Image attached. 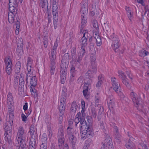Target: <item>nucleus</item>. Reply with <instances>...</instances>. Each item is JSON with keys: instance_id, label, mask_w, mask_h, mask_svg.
I'll return each instance as SVG.
<instances>
[{"instance_id": "nucleus-55", "label": "nucleus", "mask_w": 149, "mask_h": 149, "mask_svg": "<svg viewBox=\"0 0 149 149\" xmlns=\"http://www.w3.org/2000/svg\"><path fill=\"white\" fill-rule=\"evenodd\" d=\"M93 27L96 29L98 28V25L97 20H94L93 22Z\"/></svg>"}, {"instance_id": "nucleus-2", "label": "nucleus", "mask_w": 149, "mask_h": 149, "mask_svg": "<svg viewBox=\"0 0 149 149\" xmlns=\"http://www.w3.org/2000/svg\"><path fill=\"white\" fill-rule=\"evenodd\" d=\"M58 46V43L56 41L54 43V46L51 49V54L50 55V72L51 75H53L54 73L56 68L55 59L56 58V49Z\"/></svg>"}, {"instance_id": "nucleus-64", "label": "nucleus", "mask_w": 149, "mask_h": 149, "mask_svg": "<svg viewBox=\"0 0 149 149\" xmlns=\"http://www.w3.org/2000/svg\"><path fill=\"white\" fill-rule=\"evenodd\" d=\"M93 37L94 39H97V38L100 37L98 33L97 32L93 33Z\"/></svg>"}, {"instance_id": "nucleus-32", "label": "nucleus", "mask_w": 149, "mask_h": 149, "mask_svg": "<svg viewBox=\"0 0 149 149\" xmlns=\"http://www.w3.org/2000/svg\"><path fill=\"white\" fill-rule=\"evenodd\" d=\"M14 119V113H9V120L7 121V124L9 123L10 125H12L13 124Z\"/></svg>"}, {"instance_id": "nucleus-31", "label": "nucleus", "mask_w": 149, "mask_h": 149, "mask_svg": "<svg viewBox=\"0 0 149 149\" xmlns=\"http://www.w3.org/2000/svg\"><path fill=\"white\" fill-rule=\"evenodd\" d=\"M77 105L76 102L75 101H74L72 103L71 107V110L72 112H75L77 108Z\"/></svg>"}, {"instance_id": "nucleus-14", "label": "nucleus", "mask_w": 149, "mask_h": 149, "mask_svg": "<svg viewBox=\"0 0 149 149\" xmlns=\"http://www.w3.org/2000/svg\"><path fill=\"white\" fill-rule=\"evenodd\" d=\"M67 69L66 67L65 68H63L61 66L60 68V79L62 84H63L66 80V76L67 74Z\"/></svg>"}, {"instance_id": "nucleus-29", "label": "nucleus", "mask_w": 149, "mask_h": 149, "mask_svg": "<svg viewBox=\"0 0 149 149\" xmlns=\"http://www.w3.org/2000/svg\"><path fill=\"white\" fill-rule=\"evenodd\" d=\"M27 69L28 72L26 74V84H27L28 83V79L29 78L31 79L32 77V74L31 72V68L29 69V68H27Z\"/></svg>"}, {"instance_id": "nucleus-37", "label": "nucleus", "mask_w": 149, "mask_h": 149, "mask_svg": "<svg viewBox=\"0 0 149 149\" xmlns=\"http://www.w3.org/2000/svg\"><path fill=\"white\" fill-rule=\"evenodd\" d=\"M122 82L123 84L126 86V87L129 89L131 88V86L130 84L129 83L127 80L126 77L122 79Z\"/></svg>"}, {"instance_id": "nucleus-3", "label": "nucleus", "mask_w": 149, "mask_h": 149, "mask_svg": "<svg viewBox=\"0 0 149 149\" xmlns=\"http://www.w3.org/2000/svg\"><path fill=\"white\" fill-rule=\"evenodd\" d=\"M28 137L27 134H24V130L22 127H19L16 139V142L18 143L22 142L27 141Z\"/></svg>"}, {"instance_id": "nucleus-9", "label": "nucleus", "mask_w": 149, "mask_h": 149, "mask_svg": "<svg viewBox=\"0 0 149 149\" xmlns=\"http://www.w3.org/2000/svg\"><path fill=\"white\" fill-rule=\"evenodd\" d=\"M66 89L64 88L62 90V94L60 99V103L59 104L58 107H63L65 108V106L66 104V99L67 93L66 92Z\"/></svg>"}, {"instance_id": "nucleus-20", "label": "nucleus", "mask_w": 149, "mask_h": 149, "mask_svg": "<svg viewBox=\"0 0 149 149\" xmlns=\"http://www.w3.org/2000/svg\"><path fill=\"white\" fill-rule=\"evenodd\" d=\"M59 109V118L58 122L60 124L62 123L63 117L65 108L63 107H58Z\"/></svg>"}, {"instance_id": "nucleus-56", "label": "nucleus", "mask_w": 149, "mask_h": 149, "mask_svg": "<svg viewBox=\"0 0 149 149\" xmlns=\"http://www.w3.org/2000/svg\"><path fill=\"white\" fill-rule=\"evenodd\" d=\"M86 111V109H85L82 108V110L81 111V114L82 115V118L85 119L86 117V113H85V111Z\"/></svg>"}, {"instance_id": "nucleus-16", "label": "nucleus", "mask_w": 149, "mask_h": 149, "mask_svg": "<svg viewBox=\"0 0 149 149\" xmlns=\"http://www.w3.org/2000/svg\"><path fill=\"white\" fill-rule=\"evenodd\" d=\"M22 39L20 38L17 42V52L18 55H20L22 52V47L23 45Z\"/></svg>"}, {"instance_id": "nucleus-49", "label": "nucleus", "mask_w": 149, "mask_h": 149, "mask_svg": "<svg viewBox=\"0 0 149 149\" xmlns=\"http://www.w3.org/2000/svg\"><path fill=\"white\" fill-rule=\"evenodd\" d=\"M72 128L70 127H68L67 129V133L66 134V136H68L72 135Z\"/></svg>"}, {"instance_id": "nucleus-15", "label": "nucleus", "mask_w": 149, "mask_h": 149, "mask_svg": "<svg viewBox=\"0 0 149 149\" xmlns=\"http://www.w3.org/2000/svg\"><path fill=\"white\" fill-rule=\"evenodd\" d=\"M130 96L135 106L137 107L140 105L139 100L140 99L136 97V95L134 92H132L130 93Z\"/></svg>"}, {"instance_id": "nucleus-19", "label": "nucleus", "mask_w": 149, "mask_h": 149, "mask_svg": "<svg viewBox=\"0 0 149 149\" xmlns=\"http://www.w3.org/2000/svg\"><path fill=\"white\" fill-rule=\"evenodd\" d=\"M76 63L72 64L70 66V81H72L73 80L72 78L75 77L76 74L77 73V70L75 68V65Z\"/></svg>"}, {"instance_id": "nucleus-11", "label": "nucleus", "mask_w": 149, "mask_h": 149, "mask_svg": "<svg viewBox=\"0 0 149 149\" xmlns=\"http://www.w3.org/2000/svg\"><path fill=\"white\" fill-rule=\"evenodd\" d=\"M106 147H107L109 149H114L110 138L106 139L101 149H107Z\"/></svg>"}, {"instance_id": "nucleus-54", "label": "nucleus", "mask_w": 149, "mask_h": 149, "mask_svg": "<svg viewBox=\"0 0 149 149\" xmlns=\"http://www.w3.org/2000/svg\"><path fill=\"white\" fill-rule=\"evenodd\" d=\"M118 76L120 77L122 79L125 78V77H126L125 74H124V73H123L122 71H119L118 72Z\"/></svg>"}, {"instance_id": "nucleus-6", "label": "nucleus", "mask_w": 149, "mask_h": 149, "mask_svg": "<svg viewBox=\"0 0 149 149\" xmlns=\"http://www.w3.org/2000/svg\"><path fill=\"white\" fill-rule=\"evenodd\" d=\"M84 129L81 132V139L83 140L85 139L87 137L92 136L93 134L92 130L90 129L84 127Z\"/></svg>"}, {"instance_id": "nucleus-53", "label": "nucleus", "mask_w": 149, "mask_h": 149, "mask_svg": "<svg viewBox=\"0 0 149 149\" xmlns=\"http://www.w3.org/2000/svg\"><path fill=\"white\" fill-rule=\"evenodd\" d=\"M8 111L9 113H14L13 105H8Z\"/></svg>"}, {"instance_id": "nucleus-23", "label": "nucleus", "mask_w": 149, "mask_h": 149, "mask_svg": "<svg viewBox=\"0 0 149 149\" xmlns=\"http://www.w3.org/2000/svg\"><path fill=\"white\" fill-rule=\"evenodd\" d=\"M69 140L71 141L72 146L73 148L75 147V143L76 142V138L73 134L68 136Z\"/></svg>"}, {"instance_id": "nucleus-57", "label": "nucleus", "mask_w": 149, "mask_h": 149, "mask_svg": "<svg viewBox=\"0 0 149 149\" xmlns=\"http://www.w3.org/2000/svg\"><path fill=\"white\" fill-rule=\"evenodd\" d=\"M90 57L91 60V63H92V62H93V63L94 62H95L96 60V57L95 55L93 54H91Z\"/></svg>"}, {"instance_id": "nucleus-25", "label": "nucleus", "mask_w": 149, "mask_h": 149, "mask_svg": "<svg viewBox=\"0 0 149 149\" xmlns=\"http://www.w3.org/2000/svg\"><path fill=\"white\" fill-rule=\"evenodd\" d=\"M17 14L9 13L8 19L9 23L12 24L14 22L15 19L14 17Z\"/></svg>"}, {"instance_id": "nucleus-58", "label": "nucleus", "mask_w": 149, "mask_h": 149, "mask_svg": "<svg viewBox=\"0 0 149 149\" xmlns=\"http://www.w3.org/2000/svg\"><path fill=\"white\" fill-rule=\"evenodd\" d=\"M24 74L23 73L20 74L19 82H24Z\"/></svg>"}, {"instance_id": "nucleus-28", "label": "nucleus", "mask_w": 149, "mask_h": 149, "mask_svg": "<svg viewBox=\"0 0 149 149\" xmlns=\"http://www.w3.org/2000/svg\"><path fill=\"white\" fill-rule=\"evenodd\" d=\"M17 7H15L14 6L10 5L9 4V9L10 12L9 13H12L14 14H17Z\"/></svg>"}, {"instance_id": "nucleus-39", "label": "nucleus", "mask_w": 149, "mask_h": 149, "mask_svg": "<svg viewBox=\"0 0 149 149\" xmlns=\"http://www.w3.org/2000/svg\"><path fill=\"white\" fill-rule=\"evenodd\" d=\"M58 146L59 148L60 147H62V146L64 144L65 139L64 137H58Z\"/></svg>"}, {"instance_id": "nucleus-8", "label": "nucleus", "mask_w": 149, "mask_h": 149, "mask_svg": "<svg viewBox=\"0 0 149 149\" xmlns=\"http://www.w3.org/2000/svg\"><path fill=\"white\" fill-rule=\"evenodd\" d=\"M97 71L96 65L95 63L92 62L91 63V68L88 70L86 74V77L91 79L93 77L94 74H95Z\"/></svg>"}, {"instance_id": "nucleus-47", "label": "nucleus", "mask_w": 149, "mask_h": 149, "mask_svg": "<svg viewBox=\"0 0 149 149\" xmlns=\"http://www.w3.org/2000/svg\"><path fill=\"white\" fill-rule=\"evenodd\" d=\"M88 0H84L81 3V7L88 8Z\"/></svg>"}, {"instance_id": "nucleus-44", "label": "nucleus", "mask_w": 149, "mask_h": 149, "mask_svg": "<svg viewBox=\"0 0 149 149\" xmlns=\"http://www.w3.org/2000/svg\"><path fill=\"white\" fill-rule=\"evenodd\" d=\"M58 16H53V20L54 24V27L56 29L57 27V22Z\"/></svg>"}, {"instance_id": "nucleus-51", "label": "nucleus", "mask_w": 149, "mask_h": 149, "mask_svg": "<svg viewBox=\"0 0 149 149\" xmlns=\"http://www.w3.org/2000/svg\"><path fill=\"white\" fill-rule=\"evenodd\" d=\"M95 40L96 41V45L97 46H100L102 45V44L101 38H97V39H95Z\"/></svg>"}, {"instance_id": "nucleus-61", "label": "nucleus", "mask_w": 149, "mask_h": 149, "mask_svg": "<svg viewBox=\"0 0 149 149\" xmlns=\"http://www.w3.org/2000/svg\"><path fill=\"white\" fill-rule=\"evenodd\" d=\"M104 80V77L102 74H100L98 76V81L100 82L103 83V80Z\"/></svg>"}, {"instance_id": "nucleus-52", "label": "nucleus", "mask_w": 149, "mask_h": 149, "mask_svg": "<svg viewBox=\"0 0 149 149\" xmlns=\"http://www.w3.org/2000/svg\"><path fill=\"white\" fill-rule=\"evenodd\" d=\"M21 147V149H26V142H24L18 143Z\"/></svg>"}, {"instance_id": "nucleus-33", "label": "nucleus", "mask_w": 149, "mask_h": 149, "mask_svg": "<svg viewBox=\"0 0 149 149\" xmlns=\"http://www.w3.org/2000/svg\"><path fill=\"white\" fill-rule=\"evenodd\" d=\"M19 0H9V3L10 5H13L16 7H18V3Z\"/></svg>"}, {"instance_id": "nucleus-36", "label": "nucleus", "mask_w": 149, "mask_h": 149, "mask_svg": "<svg viewBox=\"0 0 149 149\" xmlns=\"http://www.w3.org/2000/svg\"><path fill=\"white\" fill-rule=\"evenodd\" d=\"M118 131V129H116V133L115 134V140L116 142L120 143L121 140V136Z\"/></svg>"}, {"instance_id": "nucleus-43", "label": "nucleus", "mask_w": 149, "mask_h": 149, "mask_svg": "<svg viewBox=\"0 0 149 149\" xmlns=\"http://www.w3.org/2000/svg\"><path fill=\"white\" fill-rule=\"evenodd\" d=\"M33 61V60H32L31 58L30 57H28L27 63V68H29H29H31V69L32 68L31 65Z\"/></svg>"}, {"instance_id": "nucleus-10", "label": "nucleus", "mask_w": 149, "mask_h": 149, "mask_svg": "<svg viewBox=\"0 0 149 149\" xmlns=\"http://www.w3.org/2000/svg\"><path fill=\"white\" fill-rule=\"evenodd\" d=\"M111 81L113 90L118 93H120L121 92L120 91V86L119 84L117 81L116 78L114 77H112Z\"/></svg>"}, {"instance_id": "nucleus-5", "label": "nucleus", "mask_w": 149, "mask_h": 149, "mask_svg": "<svg viewBox=\"0 0 149 149\" xmlns=\"http://www.w3.org/2000/svg\"><path fill=\"white\" fill-rule=\"evenodd\" d=\"M87 122L84 120L81 123H80L81 124V128L83 130L84 127H86L90 129L93 130L92 128V119L91 117L89 116H87L86 117Z\"/></svg>"}, {"instance_id": "nucleus-17", "label": "nucleus", "mask_w": 149, "mask_h": 149, "mask_svg": "<svg viewBox=\"0 0 149 149\" xmlns=\"http://www.w3.org/2000/svg\"><path fill=\"white\" fill-rule=\"evenodd\" d=\"M129 140L127 141L125 146L128 149H135V147L132 142V141L133 140V138L130 135H128Z\"/></svg>"}, {"instance_id": "nucleus-7", "label": "nucleus", "mask_w": 149, "mask_h": 149, "mask_svg": "<svg viewBox=\"0 0 149 149\" xmlns=\"http://www.w3.org/2000/svg\"><path fill=\"white\" fill-rule=\"evenodd\" d=\"M5 70L8 74L10 75L12 73L13 66L11 61L9 57L5 58Z\"/></svg>"}, {"instance_id": "nucleus-27", "label": "nucleus", "mask_w": 149, "mask_h": 149, "mask_svg": "<svg viewBox=\"0 0 149 149\" xmlns=\"http://www.w3.org/2000/svg\"><path fill=\"white\" fill-rule=\"evenodd\" d=\"M37 80L35 76H33L30 79V86L35 87L37 84Z\"/></svg>"}, {"instance_id": "nucleus-50", "label": "nucleus", "mask_w": 149, "mask_h": 149, "mask_svg": "<svg viewBox=\"0 0 149 149\" xmlns=\"http://www.w3.org/2000/svg\"><path fill=\"white\" fill-rule=\"evenodd\" d=\"M34 129L33 126L32 125L30 127L29 132L31 136H32L34 134Z\"/></svg>"}, {"instance_id": "nucleus-24", "label": "nucleus", "mask_w": 149, "mask_h": 149, "mask_svg": "<svg viewBox=\"0 0 149 149\" xmlns=\"http://www.w3.org/2000/svg\"><path fill=\"white\" fill-rule=\"evenodd\" d=\"M125 9L127 12V14L129 19L131 20L133 17V12L129 7L126 6Z\"/></svg>"}, {"instance_id": "nucleus-18", "label": "nucleus", "mask_w": 149, "mask_h": 149, "mask_svg": "<svg viewBox=\"0 0 149 149\" xmlns=\"http://www.w3.org/2000/svg\"><path fill=\"white\" fill-rule=\"evenodd\" d=\"M108 107L110 109L115 106V100L112 95L109 96L107 99Z\"/></svg>"}, {"instance_id": "nucleus-13", "label": "nucleus", "mask_w": 149, "mask_h": 149, "mask_svg": "<svg viewBox=\"0 0 149 149\" xmlns=\"http://www.w3.org/2000/svg\"><path fill=\"white\" fill-rule=\"evenodd\" d=\"M112 40V43L111 47L116 52H118L119 48L120 46V40L118 38H114Z\"/></svg>"}, {"instance_id": "nucleus-21", "label": "nucleus", "mask_w": 149, "mask_h": 149, "mask_svg": "<svg viewBox=\"0 0 149 149\" xmlns=\"http://www.w3.org/2000/svg\"><path fill=\"white\" fill-rule=\"evenodd\" d=\"M4 139L8 143H10L11 142V137L12 136V132L8 131L7 133L4 134Z\"/></svg>"}, {"instance_id": "nucleus-45", "label": "nucleus", "mask_w": 149, "mask_h": 149, "mask_svg": "<svg viewBox=\"0 0 149 149\" xmlns=\"http://www.w3.org/2000/svg\"><path fill=\"white\" fill-rule=\"evenodd\" d=\"M6 126L5 128V133H7V132L8 131H10V132H11V126L12 125H10L9 123L8 124H7V122L5 124Z\"/></svg>"}, {"instance_id": "nucleus-12", "label": "nucleus", "mask_w": 149, "mask_h": 149, "mask_svg": "<svg viewBox=\"0 0 149 149\" xmlns=\"http://www.w3.org/2000/svg\"><path fill=\"white\" fill-rule=\"evenodd\" d=\"M91 87V84L89 81H87V82L85 83L84 85L83 93L84 96L87 99L89 98V93L88 90L90 89Z\"/></svg>"}, {"instance_id": "nucleus-34", "label": "nucleus", "mask_w": 149, "mask_h": 149, "mask_svg": "<svg viewBox=\"0 0 149 149\" xmlns=\"http://www.w3.org/2000/svg\"><path fill=\"white\" fill-rule=\"evenodd\" d=\"M48 1H42L41 2V6L42 8H47V10L46 11L47 13L48 12Z\"/></svg>"}, {"instance_id": "nucleus-26", "label": "nucleus", "mask_w": 149, "mask_h": 149, "mask_svg": "<svg viewBox=\"0 0 149 149\" xmlns=\"http://www.w3.org/2000/svg\"><path fill=\"white\" fill-rule=\"evenodd\" d=\"M81 27L80 28V32H81L83 31V29L84 28L85 26V24L87 22L86 19V16L84 17H82V16H81Z\"/></svg>"}, {"instance_id": "nucleus-59", "label": "nucleus", "mask_w": 149, "mask_h": 149, "mask_svg": "<svg viewBox=\"0 0 149 149\" xmlns=\"http://www.w3.org/2000/svg\"><path fill=\"white\" fill-rule=\"evenodd\" d=\"M42 143L41 144L47 145V138L46 137H43L41 138Z\"/></svg>"}, {"instance_id": "nucleus-42", "label": "nucleus", "mask_w": 149, "mask_h": 149, "mask_svg": "<svg viewBox=\"0 0 149 149\" xmlns=\"http://www.w3.org/2000/svg\"><path fill=\"white\" fill-rule=\"evenodd\" d=\"M149 54V53L148 51L143 49L139 51V54L140 56L144 57L148 55Z\"/></svg>"}, {"instance_id": "nucleus-35", "label": "nucleus", "mask_w": 149, "mask_h": 149, "mask_svg": "<svg viewBox=\"0 0 149 149\" xmlns=\"http://www.w3.org/2000/svg\"><path fill=\"white\" fill-rule=\"evenodd\" d=\"M21 64L20 61H18L17 62L15 68V72H19Z\"/></svg>"}, {"instance_id": "nucleus-41", "label": "nucleus", "mask_w": 149, "mask_h": 149, "mask_svg": "<svg viewBox=\"0 0 149 149\" xmlns=\"http://www.w3.org/2000/svg\"><path fill=\"white\" fill-rule=\"evenodd\" d=\"M80 114L79 113L78 114H77L75 116V117L74 118V122L76 123V126H77V125L80 122V123H81L82 122V120L80 119V118H79V117H80Z\"/></svg>"}, {"instance_id": "nucleus-60", "label": "nucleus", "mask_w": 149, "mask_h": 149, "mask_svg": "<svg viewBox=\"0 0 149 149\" xmlns=\"http://www.w3.org/2000/svg\"><path fill=\"white\" fill-rule=\"evenodd\" d=\"M25 82H19V88L22 89V88H24Z\"/></svg>"}, {"instance_id": "nucleus-48", "label": "nucleus", "mask_w": 149, "mask_h": 149, "mask_svg": "<svg viewBox=\"0 0 149 149\" xmlns=\"http://www.w3.org/2000/svg\"><path fill=\"white\" fill-rule=\"evenodd\" d=\"M34 87V86H30V88L32 95H33L34 96H35L37 95V92L35 89Z\"/></svg>"}, {"instance_id": "nucleus-1", "label": "nucleus", "mask_w": 149, "mask_h": 149, "mask_svg": "<svg viewBox=\"0 0 149 149\" xmlns=\"http://www.w3.org/2000/svg\"><path fill=\"white\" fill-rule=\"evenodd\" d=\"M83 36L81 39L80 42L81 43V49L78 53V57L77 59L75 57H73V59L75 60V61L80 62L82 60L83 57L86 51L85 47L87 45V38L86 37L88 34L87 30H83L82 31Z\"/></svg>"}, {"instance_id": "nucleus-46", "label": "nucleus", "mask_w": 149, "mask_h": 149, "mask_svg": "<svg viewBox=\"0 0 149 149\" xmlns=\"http://www.w3.org/2000/svg\"><path fill=\"white\" fill-rule=\"evenodd\" d=\"M72 61H74V63H80V62H76V61H75V60L74 59H73V57H75V58H77V59L78 58V57H75V56H74V55H75V54H76V49L75 48H72ZM78 56H77V57H78Z\"/></svg>"}, {"instance_id": "nucleus-38", "label": "nucleus", "mask_w": 149, "mask_h": 149, "mask_svg": "<svg viewBox=\"0 0 149 149\" xmlns=\"http://www.w3.org/2000/svg\"><path fill=\"white\" fill-rule=\"evenodd\" d=\"M64 134L63 128V127H60L58 129V131L57 134L58 137H64Z\"/></svg>"}, {"instance_id": "nucleus-62", "label": "nucleus", "mask_w": 149, "mask_h": 149, "mask_svg": "<svg viewBox=\"0 0 149 149\" xmlns=\"http://www.w3.org/2000/svg\"><path fill=\"white\" fill-rule=\"evenodd\" d=\"M18 79L14 78V81L15 88H16L18 84Z\"/></svg>"}, {"instance_id": "nucleus-40", "label": "nucleus", "mask_w": 149, "mask_h": 149, "mask_svg": "<svg viewBox=\"0 0 149 149\" xmlns=\"http://www.w3.org/2000/svg\"><path fill=\"white\" fill-rule=\"evenodd\" d=\"M59 9L57 6L52 7V13L53 16H58V12Z\"/></svg>"}, {"instance_id": "nucleus-4", "label": "nucleus", "mask_w": 149, "mask_h": 149, "mask_svg": "<svg viewBox=\"0 0 149 149\" xmlns=\"http://www.w3.org/2000/svg\"><path fill=\"white\" fill-rule=\"evenodd\" d=\"M103 26H104V29L106 31V35L109 38L112 40L115 39L114 38H118L115 35L113 30L112 29L111 30L109 25L107 22H104Z\"/></svg>"}, {"instance_id": "nucleus-30", "label": "nucleus", "mask_w": 149, "mask_h": 149, "mask_svg": "<svg viewBox=\"0 0 149 149\" xmlns=\"http://www.w3.org/2000/svg\"><path fill=\"white\" fill-rule=\"evenodd\" d=\"M88 8L81 7V13L83 17L86 16L88 13Z\"/></svg>"}, {"instance_id": "nucleus-22", "label": "nucleus", "mask_w": 149, "mask_h": 149, "mask_svg": "<svg viewBox=\"0 0 149 149\" xmlns=\"http://www.w3.org/2000/svg\"><path fill=\"white\" fill-rule=\"evenodd\" d=\"M7 103L8 105H13V97L12 95V93L9 92L7 97Z\"/></svg>"}, {"instance_id": "nucleus-63", "label": "nucleus", "mask_w": 149, "mask_h": 149, "mask_svg": "<svg viewBox=\"0 0 149 149\" xmlns=\"http://www.w3.org/2000/svg\"><path fill=\"white\" fill-rule=\"evenodd\" d=\"M21 117L22 121L24 122L26 121L27 118L26 116L23 113L21 114Z\"/></svg>"}]
</instances>
